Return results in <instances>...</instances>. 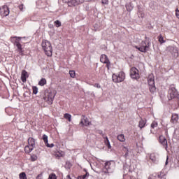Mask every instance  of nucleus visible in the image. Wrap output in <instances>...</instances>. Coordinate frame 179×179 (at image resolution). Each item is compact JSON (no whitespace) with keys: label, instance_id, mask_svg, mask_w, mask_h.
<instances>
[{"label":"nucleus","instance_id":"obj_17","mask_svg":"<svg viewBox=\"0 0 179 179\" xmlns=\"http://www.w3.org/2000/svg\"><path fill=\"white\" fill-rule=\"evenodd\" d=\"M100 61H101V62H102V64H106V63L108 62L110 60L108 59V57H107V55H102L101 56Z\"/></svg>","mask_w":179,"mask_h":179},{"label":"nucleus","instance_id":"obj_22","mask_svg":"<svg viewBox=\"0 0 179 179\" xmlns=\"http://www.w3.org/2000/svg\"><path fill=\"white\" fill-rule=\"evenodd\" d=\"M138 17H141L142 19H143V17H145V13H142L141 6L138 7Z\"/></svg>","mask_w":179,"mask_h":179},{"label":"nucleus","instance_id":"obj_46","mask_svg":"<svg viewBox=\"0 0 179 179\" xmlns=\"http://www.w3.org/2000/svg\"><path fill=\"white\" fill-rule=\"evenodd\" d=\"M94 29H95V31H97V30H99V27H97V24H95L94 26Z\"/></svg>","mask_w":179,"mask_h":179},{"label":"nucleus","instance_id":"obj_12","mask_svg":"<svg viewBox=\"0 0 179 179\" xmlns=\"http://www.w3.org/2000/svg\"><path fill=\"white\" fill-rule=\"evenodd\" d=\"M43 142H44L45 146H47V148H54V143H51V144L48 143V135L43 134Z\"/></svg>","mask_w":179,"mask_h":179},{"label":"nucleus","instance_id":"obj_9","mask_svg":"<svg viewBox=\"0 0 179 179\" xmlns=\"http://www.w3.org/2000/svg\"><path fill=\"white\" fill-rule=\"evenodd\" d=\"M81 125H84L85 127H89V125L92 124V122L89 121V119L85 115H82L81 121L80 122Z\"/></svg>","mask_w":179,"mask_h":179},{"label":"nucleus","instance_id":"obj_13","mask_svg":"<svg viewBox=\"0 0 179 179\" xmlns=\"http://www.w3.org/2000/svg\"><path fill=\"white\" fill-rule=\"evenodd\" d=\"M159 140L162 145L164 146V148L167 149V139H166V137L160 136Z\"/></svg>","mask_w":179,"mask_h":179},{"label":"nucleus","instance_id":"obj_47","mask_svg":"<svg viewBox=\"0 0 179 179\" xmlns=\"http://www.w3.org/2000/svg\"><path fill=\"white\" fill-rule=\"evenodd\" d=\"M167 164H169V157L166 158V160L165 162V165L167 166Z\"/></svg>","mask_w":179,"mask_h":179},{"label":"nucleus","instance_id":"obj_24","mask_svg":"<svg viewBox=\"0 0 179 179\" xmlns=\"http://www.w3.org/2000/svg\"><path fill=\"white\" fill-rule=\"evenodd\" d=\"M64 118H65V120H68V121L69 122H71V121H72V115H71V114H69V113H65L64 115Z\"/></svg>","mask_w":179,"mask_h":179},{"label":"nucleus","instance_id":"obj_4","mask_svg":"<svg viewBox=\"0 0 179 179\" xmlns=\"http://www.w3.org/2000/svg\"><path fill=\"white\" fill-rule=\"evenodd\" d=\"M22 37L14 36L11 37V41L14 42V45L17 46V51L20 55H23V48H22V44H20V41Z\"/></svg>","mask_w":179,"mask_h":179},{"label":"nucleus","instance_id":"obj_20","mask_svg":"<svg viewBox=\"0 0 179 179\" xmlns=\"http://www.w3.org/2000/svg\"><path fill=\"white\" fill-rule=\"evenodd\" d=\"M55 157H64L65 156V152L63 151H57L55 154Z\"/></svg>","mask_w":179,"mask_h":179},{"label":"nucleus","instance_id":"obj_10","mask_svg":"<svg viewBox=\"0 0 179 179\" xmlns=\"http://www.w3.org/2000/svg\"><path fill=\"white\" fill-rule=\"evenodd\" d=\"M63 2H64V3H71L73 6H76V5L83 3V0H63Z\"/></svg>","mask_w":179,"mask_h":179},{"label":"nucleus","instance_id":"obj_26","mask_svg":"<svg viewBox=\"0 0 179 179\" xmlns=\"http://www.w3.org/2000/svg\"><path fill=\"white\" fill-rule=\"evenodd\" d=\"M33 149L34 148L30 145H27L24 148L25 152L27 153H30L33 150Z\"/></svg>","mask_w":179,"mask_h":179},{"label":"nucleus","instance_id":"obj_30","mask_svg":"<svg viewBox=\"0 0 179 179\" xmlns=\"http://www.w3.org/2000/svg\"><path fill=\"white\" fill-rule=\"evenodd\" d=\"M123 152H125L124 154V157L125 159H127V157H128V152H129V150H128V148L127 147H123L122 148Z\"/></svg>","mask_w":179,"mask_h":179},{"label":"nucleus","instance_id":"obj_44","mask_svg":"<svg viewBox=\"0 0 179 179\" xmlns=\"http://www.w3.org/2000/svg\"><path fill=\"white\" fill-rule=\"evenodd\" d=\"M105 64H106V67L108 68V69H110V61L109 62H106V63H105Z\"/></svg>","mask_w":179,"mask_h":179},{"label":"nucleus","instance_id":"obj_34","mask_svg":"<svg viewBox=\"0 0 179 179\" xmlns=\"http://www.w3.org/2000/svg\"><path fill=\"white\" fill-rule=\"evenodd\" d=\"M37 159H38L37 155H31V162H36V160H37Z\"/></svg>","mask_w":179,"mask_h":179},{"label":"nucleus","instance_id":"obj_51","mask_svg":"<svg viewBox=\"0 0 179 179\" xmlns=\"http://www.w3.org/2000/svg\"><path fill=\"white\" fill-rule=\"evenodd\" d=\"M66 179H71V176L68 175V176H66Z\"/></svg>","mask_w":179,"mask_h":179},{"label":"nucleus","instance_id":"obj_39","mask_svg":"<svg viewBox=\"0 0 179 179\" xmlns=\"http://www.w3.org/2000/svg\"><path fill=\"white\" fill-rule=\"evenodd\" d=\"M94 87H96V89H101V86L99 83L94 84Z\"/></svg>","mask_w":179,"mask_h":179},{"label":"nucleus","instance_id":"obj_3","mask_svg":"<svg viewBox=\"0 0 179 179\" xmlns=\"http://www.w3.org/2000/svg\"><path fill=\"white\" fill-rule=\"evenodd\" d=\"M115 167V164L114 162H107L105 163L103 172L105 173V174H110V173H113L114 171Z\"/></svg>","mask_w":179,"mask_h":179},{"label":"nucleus","instance_id":"obj_31","mask_svg":"<svg viewBox=\"0 0 179 179\" xmlns=\"http://www.w3.org/2000/svg\"><path fill=\"white\" fill-rule=\"evenodd\" d=\"M158 41L160 43V44H163V43H166V41H164V38L162 35H159L158 36Z\"/></svg>","mask_w":179,"mask_h":179},{"label":"nucleus","instance_id":"obj_15","mask_svg":"<svg viewBox=\"0 0 179 179\" xmlns=\"http://www.w3.org/2000/svg\"><path fill=\"white\" fill-rule=\"evenodd\" d=\"M150 159L152 160L153 163H156L157 160H159V158L157 157V154L156 153H152L150 155Z\"/></svg>","mask_w":179,"mask_h":179},{"label":"nucleus","instance_id":"obj_41","mask_svg":"<svg viewBox=\"0 0 179 179\" xmlns=\"http://www.w3.org/2000/svg\"><path fill=\"white\" fill-rule=\"evenodd\" d=\"M97 133L99 134V135H101L102 136H104V133L101 130H98Z\"/></svg>","mask_w":179,"mask_h":179},{"label":"nucleus","instance_id":"obj_52","mask_svg":"<svg viewBox=\"0 0 179 179\" xmlns=\"http://www.w3.org/2000/svg\"><path fill=\"white\" fill-rule=\"evenodd\" d=\"M151 134H152V130L150 131Z\"/></svg>","mask_w":179,"mask_h":179},{"label":"nucleus","instance_id":"obj_19","mask_svg":"<svg viewBox=\"0 0 179 179\" xmlns=\"http://www.w3.org/2000/svg\"><path fill=\"white\" fill-rule=\"evenodd\" d=\"M155 85V78L152 76L148 77V86H154Z\"/></svg>","mask_w":179,"mask_h":179},{"label":"nucleus","instance_id":"obj_18","mask_svg":"<svg viewBox=\"0 0 179 179\" xmlns=\"http://www.w3.org/2000/svg\"><path fill=\"white\" fill-rule=\"evenodd\" d=\"M171 122L176 124L177 121H178V114H173L171 116Z\"/></svg>","mask_w":179,"mask_h":179},{"label":"nucleus","instance_id":"obj_25","mask_svg":"<svg viewBox=\"0 0 179 179\" xmlns=\"http://www.w3.org/2000/svg\"><path fill=\"white\" fill-rule=\"evenodd\" d=\"M126 9L128 10V12H131L132 9H134V6H132V3H129L126 4Z\"/></svg>","mask_w":179,"mask_h":179},{"label":"nucleus","instance_id":"obj_27","mask_svg":"<svg viewBox=\"0 0 179 179\" xmlns=\"http://www.w3.org/2000/svg\"><path fill=\"white\" fill-rule=\"evenodd\" d=\"M105 143L108 149H111V144H110V140H108V137H105Z\"/></svg>","mask_w":179,"mask_h":179},{"label":"nucleus","instance_id":"obj_43","mask_svg":"<svg viewBox=\"0 0 179 179\" xmlns=\"http://www.w3.org/2000/svg\"><path fill=\"white\" fill-rule=\"evenodd\" d=\"M36 179H43V173H41L36 176Z\"/></svg>","mask_w":179,"mask_h":179},{"label":"nucleus","instance_id":"obj_23","mask_svg":"<svg viewBox=\"0 0 179 179\" xmlns=\"http://www.w3.org/2000/svg\"><path fill=\"white\" fill-rule=\"evenodd\" d=\"M145 125H146V121L141 119L138 123L139 128H141V129H142V128H144Z\"/></svg>","mask_w":179,"mask_h":179},{"label":"nucleus","instance_id":"obj_42","mask_svg":"<svg viewBox=\"0 0 179 179\" xmlns=\"http://www.w3.org/2000/svg\"><path fill=\"white\" fill-rule=\"evenodd\" d=\"M176 17H178V19H179V10H178V9L176 10Z\"/></svg>","mask_w":179,"mask_h":179},{"label":"nucleus","instance_id":"obj_49","mask_svg":"<svg viewBox=\"0 0 179 179\" xmlns=\"http://www.w3.org/2000/svg\"><path fill=\"white\" fill-rule=\"evenodd\" d=\"M66 166H69V167H71L72 165L71 164V162H66Z\"/></svg>","mask_w":179,"mask_h":179},{"label":"nucleus","instance_id":"obj_45","mask_svg":"<svg viewBox=\"0 0 179 179\" xmlns=\"http://www.w3.org/2000/svg\"><path fill=\"white\" fill-rule=\"evenodd\" d=\"M78 179H86V176H80L78 177Z\"/></svg>","mask_w":179,"mask_h":179},{"label":"nucleus","instance_id":"obj_7","mask_svg":"<svg viewBox=\"0 0 179 179\" xmlns=\"http://www.w3.org/2000/svg\"><path fill=\"white\" fill-rule=\"evenodd\" d=\"M55 97V94L53 92H49L46 96L43 97L44 100L47 101L48 104H52L54 99Z\"/></svg>","mask_w":179,"mask_h":179},{"label":"nucleus","instance_id":"obj_8","mask_svg":"<svg viewBox=\"0 0 179 179\" xmlns=\"http://www.w3.org/2000/svg\"><path fill=\"white\" fill-rule=\"evenodd\" d=\"M1 16H8L9 15V8L8 6H3L0 8Z\"/></svg>","mask_w":179,"mask_h":179},{"label":"nucleus","instance_id":"obj_21","mask_svg":"<svg viewBox=\"0 0 179 179\" xmlns=\"http://www.w3.org/2000/svg\"><path fill=\"white\" fill-rule=\"evenodd\" d=\"M117 141H120V142H125V136L124 134H119L117 136Z\"/></svg>","mask_w":179,"mask_h":179},{"label":"nucleus","instance_id":"obj_2","mask_svg":"<svg viewBox=\"0 0 179 179\" xmlns=\"http://www.w3.org/2000/svg\"><path fill=\"white\" fill-rule=\"evenodd\" d=\"M42 48L48 57L52 56V46H51V43H50V41L47 40L43 41Z\"/></svg>","mask_w":179,"mask_h":179},{"label":"nucleus","instance_id":"obj_48","mask_svg":"<svg viewBox=\"0 0 179 179\" xmlns=\"http://www.w3.org/2000/svg\"><path fill=\"white\" fill-rule=\"evenodd\" d=\"M84 176H85V178H87V177H89V172H86V174H85Z\"/></svg>","mask_w":179,"mask_h":179},{"label":"nucleus","instance_id":"obj_29","mask_svg":"<svg viewBox=\"0 0 179 179\" xmlns=\"http://www.w3.org/2000/svg\"><path fill=\"white\" fill-rule=\"evenodd\" d=\"M45 83H47V80H45V78H42L39 83H38V85L40 86H44V85H45Z\"/></svg>","mask_w":179,"mask_h":179},{"label":"nucleus","instance_id":"obj_11","mask_svg":"<svg viewBox=\"0 0 179 179\" xmlns=\"http://www.w3.org/2000/svg\"><path fill=\"white\" fill-rule=\"evenodd\" d=\"M176 96H177V91L176 90L175 87H171L169 89V95L168 97H169V99H174V97H176Z\"/></svg>","mask_w":179,"mask_h":179},{"label":"nucleus","instance_id":"obj_6","mask_svg":"<svg viewBox=\"0 0 179 179\" xmlns=\"http://www.w3.org/2000/svg\"><path fill=\"white\" fill-rule=\"evenodd\" d=\"M130 76L131 79L138 80L141 76H139V70L135 67H132L130 71Z\"/></svg>","mask_w":179,"mask_h":179},{"label":"nucleus","instance_id":"obj_40","mask_svg":"<svg viewBox=\"0 0 179 179\" xmlns=\"http://www.w3.org/2000/svg\"><path fill=\"white\" fill-rule=\"evenodd\" d=\"M102 3L103 5H108V0H102Z\"/></svg>","mask_w":179,"mask_h":179},{"label":"nucleus","instance_id":"obj_5","mask_svg":"<svg viewBox=\"0 0 179 179\" xmlns=\"http://www.w3.org/2000/svg\"><path fill=\"white\" fill-rule=\"evenodd\" d=\"M112 79L115 83L123 82L124 79H125V73L124 72H120L118 74H113Z\"/></svg>","mask_w":179,"mask_h":179},{"label":"nucleus","instance_id":"obj_36","mask_svg":"<svg viewBox=\"0 0 179 179\" xmlns=\"http://www.w3.org/2000/svg\"><path fill=\"white\" fill-rule=\"evenodd\" d=\"M55 24L56 27H61V22L59 20L55 21Z\"/></svg>","mask_w":179,"mask_h":179},{"label":"nucleus","instance_id":"obj_38","mask_svg":"<svg viewBox=\"0 0 179 179\" xmlns=\"http://www.w3.org/2000/svg\"><path fill=\"white\" fill-rule=\"evenodd\" d=\"M49 179H57V176L54 173H52L49 176Z\"/></svg>","mask_w":179,"mask_h":179},{"label":"nucleus","instance_id":"obj_1","mask_svg":"<svg viewBox=\"0 0 179 179\" xmlns=\"http://www.w3.org/2000/svg\"><path fill=\"white\" fill-rule=\"evenodd\" d=\"M150 45L151 43L148 38H145V40L141 43L140 47L135 46V48L138 50V51H141V52H148V51H149V48H150Z\"/></svg>","mask_w":179,"mask_h":179},{"label":"nucleus","instance_id":"obj_16","mask_svg":"<svg viewBox=\"0 0 179 179\" xmlns=\"http://www.w3.org/2000/svg\"><path fill=\"white\" fill-rule=\"evenodd\" d=\"M28 77L29 76L27 75V72L24 70L21 75V79L23 83H26V79H27Z\"/></svg>","mask_w":179,"mask_h":179},{"label":"nucleus","instance_id":"obj_50","mask_svg":"<svg viewBox=\"0 0 179 179\" xmlns=\"http://www.w3.org/2000/svg\"><path fill=\"white\" fill-rule=\"evenodd\" d=\"M19 8H20V10H23V5H20L19 6Z\"/></svg>","mask_w":179,"mask_h":179},{"label":"nucleus","instance_id":"obj_35","mask_svg":"<svg viewBox=\"0 0 179 179\" xmlns=\"http://www.w3.org/2000/svg\"><path fill=\"white\" fill-rule=\"evenodd\" d=\"M32 90L34 94H37V93H38V88H37V87H33Z\"/></svg>","mask_w":179,"mask_h":179},{"label":"nucleus","instance_id":"obj_28","mask_svg":"<svg viewBox=\"0 0 179 179\" xmlns=\"http://www.w3.org/2000/svg\"><path fill=\"white\" fill-rule=\"evenodd\" d=\"M19 178L20 179H27V176L26 175V173L22 172L19 174Z\"/></svg>","mask_w":179,"mask_h":179},{"label":"nucleus","instance_id":"obj_14","mask_svg":"<svg viewBox=\"0 0 179 179\" xmlns=\"http://www.w3.org/2000/svg\"><path fill=\"white\" fill-rule=\"evenodd\" d=\"M28 145L29 146L34 148V147L36 146V140H34V138L31 137H29L28 138Z\"/></svg>","mask_w":179,"mask_h":179},{"label":"nucleus","instance_id":"obj_33","mask_svg":"<svg viewBox=\"0 0 179 179\" xmlns=\"http://www.w3.org/2000/svg\"><path fill=\"white\" fill-rule=\"evenodd\" d=\"M69 75L71 78H75L76 76V73H75V71L71 70L69 71Z\"/></svg>","mask_w":179,"mask_h":179},{"label":"nucleus","instance_id":"obj_32","mask_svg":"<svg viewBox=\"0 0 179 179\" xmlns=\"http://www.w3.org/2000/svg\"><path fill=\"white\" fill-rule=\"evenodd\" d=\"M150 92L155 93V92H156V87L155 85H150Z\"/></svg>","mask_w":179,"mask_h":179},{"label":"nucleus","instance_id":"obj_37","mask_svg":"<svg viewBox=\"0 0 179 179\" xmlns=\"http://www.w3.org/2000/svg\"><path fill=\"white\" fill-rule=\"evenodd\" d=\"M157 127V122H152V123L151 124V128L154 129L156 128Z\"/></svg>","mask_w":179,"mask_h":179}]
</instances>
